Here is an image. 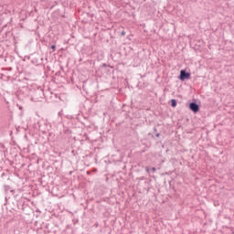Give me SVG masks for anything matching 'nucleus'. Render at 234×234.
I'll return each mask as SVG.
<instances>
[{"mask_svg": "<svg viewBox=\"0 0 234 234\" xmlns=\"http://www.w3.org/2000/svg\"><path fill=\"white\" fill-rule=\"evenodd\" d=\"M146 173H149V167L146 166Z\"/></svg>", "mask_w": 234, "mask_h": 234, "instance_id": "1a4fd4ad", "label": "nucleus"}, {"mask_svg": "<svg viewBox=\"0 0 234 234\" xmlns=\"http://www.w3.org/2000/svg\"><path fill=\"white\" fill-rule=\"evenodd\" d=\"M171 105H172V107H176V100L172 99L171 100Z\"/></svg>", "mask_w": 234, "mask_h": 234, "instance_id": "20e7f679", "label": "nucleus"}, {"mask_svg": "<svg viewBox=\"0 0 234 234\" xmlns=\"http://www.w3.org/2000/svg\"><path fill=\"white\" fill-rule=\"evenodd\" d=\"M155 136H156L157 138H160V133H156Z\"/></svg>", "mask_w": 234, "mask_h": 234, "instance_id": "6e6552de", "label": "nucleus"}, {"mask_svg": "<svg viewBox=\"0 0 234 234\" xmlns=\"http://www.w3.org/2000/svg\"><path fill=\"white\" fill-rule=\"evenodd\" d=\"M121 36H125V31H122Z\"/></svg>", "mask_w": 234, "mask_h": 234, "instance_id": "0eeeda50", "label": "nucleus"}, {"mask_svg": "<svg viewBox=\"0 0 234 234\" xmlns=\"http://www.w3.org/2000/svg\"><path fill=\"white\" fill-rule=\"evenodd\" d=\"M51 48H52L53 51L56 50V46L52 45Z\"/></svg>", "mask_w": 234, "mask_h": 234, "instance_id": "423d86ee", "label": "nucleus"}, {"mask_svg": "<svg viewBox=\"0 0 234 234\" xmlns=\"http://www.w3.org/2000/svg\"><path fill=\"white\" fill-rule=\"evenodd\" d=\"M153 173H156V167H152Z\"/></svg>", "mask_w": 234, "mask_h": 234, "instance_id": "39448f33", "label": "nucleus"}, {"mask_svg": "<svg viewBox=\"0 0 234 234\" xmlns=\"http://www.w3.org/2000/svg\"><path fill=\"white\" fill-rule=\"evenodd\" d=\"M154 133H156V128L154 129Z\"/></svg>", "mask_w": 234, "mask_h": 234, "instance_id": "9d476101", "label": "nucleus"}, {"mask_svg": "<svg viewBox=\"0 0 234 234\" xmlns=\"http://www.w3.org/2000/svg\"><path fill=\"white\" fill-rule=\"evenodd\" d=\"M4 188H5V193L8 195V198H10V197H14L16 190L12 189L10 186H5Z\"/></svg>", "mask_w": 234, "mask_h": 234, "instance_id": "7ed1b4c3", "label": "nucleus"}, {"mask_svg": "<svg viewBox=\"0 0 234 234\" xmlns=\"http://www.w3.org/2000/svg\"><path fill=\"white\" fill-rule=\"evenodd\" d=\"M190 79H191V73L186 72L185 69H182L180 71L179 80L181 81H186V80H190Z\"/></svg>", "mask_w": 234, "mask_h": 234, "instance_id": "f257e3e1", "label": "nucleus"}, {"mask_svg": "<svg viewBox=\"0 0 234 234\" xmlns=\"http://www.w3.org/2000/svg\"><path fill=\"white\" fill-rule=\"evenodd\" d=\"M189 109L192 111V112L197 113L198 111H200V106L197 102H191L189 104Z\"/></svg>", "mask_w": 234, "mask_h": 234, "instance_id": "f03ea898", "label": "nucleus"}]
</instances>
